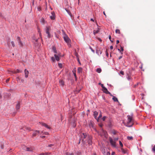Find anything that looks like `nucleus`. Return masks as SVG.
<instances>
[{"label": "nucleus", "mask_w": 155, "mask_h": 155, "mask_svg": "<svg viewBox=\"0 0 155 155\" xmlns=\"http://www.w3.org/2000/svg\"><path fill=\"white\" fill-rule=\"evenodd\" d=\"M127 117V121L126 126L129 127H131L134 124L133 120L132 119V115H128Z\"/></svg>", "instance_id": "1"}, {"label": "nucleus", "mask_w": 155, "mask_h": 155, "mask_svg": "<svg viewBox=\"0 0 155 155\" xmlns=\"http://www.w3.org/2000/svg\"><path fill=\"white\" fill-rule=\"evenodd\" d=\"M54 57H52L51 58V60L53 62H55V60L57 61H59L60 58V57L61 55L60 53H58V54H55L54 55Z\"/></svg>", "instance_id": "2"}, {"label": "nucleus", "mask_w": 155, "mask_h": 155, "mask_svg": "<svg viewBox=\"0 0 155 155\" xmlns=\"http://www.w3.org/2000/svg\"><path fill=\"white\" fill-rule=\"evenodd\" d=\"M87 137V134L86 133H83L81 134L80 136V141H81L83 142H85L84 141V139L86 138Z\"/></svg>", "instance_id": "3"}, {"label": "nucleus", "mask_w": 155, "mask_h": 155, "mask_svg": "<svg viewBox=\"0 0 155 155\" xmlns=\"http://www.w3.org/2000/svg\"><path fill=\"white\" fill-rule=\"evenodd\" d=\"M63 38L64 41L67 43L71 42V40L67 35L64 32H63Z\"/></svg>", "instance_id": "4"}, {"label": "nucleus", "mask_w": 155, "mask_h": 155, "mask_svg": "<svg viewBox=\"0 0 155 155\" xmlns=\"http://www.w3.org/2000/svg\"><path fill=\"white\" fill-rule=\"evenodd\" d=\"M109 140L111 145L114 147H116V142L114 141L111 138H109Z\"/></svg>", "instance_id": "5"}, {"label": "nucleus", "mask_w": 155, "mask_h": 155, "mask_svg": "<svg viewBox=\"0 0 155 155\" xmlns=\"http://www.w3.org/2000/svg\"><path fill=\"white\" fill-rule=\"evenodd\" d=\"M50 30V28L48 27H46V32L48 34V37L49 38L51 37V35L49 33V31Z\"/></svg>", "instance_id": "6"}, {"label": "nucleus", "mask_w": 155, "mask_h": 155, "mask_svg": "<svg viewBox=\"0 0 155 155\" xmlns=\"http://www.w3.org/2000/svg\"><path fill=\"white\" fill-rule=\"evenodd\" d=\"M41 134V132L38 130H36L33 133L32 135V136L33 137H35L38 134Z\"/></svg>", "instance_id": "7"}, {"label": "nucleus", "mask_w": 155, "mask_h": 155, "mask_svg": "<svg viewBox=\"0 0 155 155\" xmlns=\"http://www.w3.org/2000/svg\"><path fill=\"white\" fill-rule=\"evenodd\" d=\"M103 91L104 93H105L107 94H110V96H112V95L107 90V89L105 87H104V89H103Z\"/></svg>", "instance_id": "8"}, {"label": "nucleus", "mask_w": 155, "mask_h": 155, "mask_svg": "<svg viewBox=\"0 0 155 155\" xmlns=\"http://www.w3.org/2000/svg\"><path fill=\"white\" fill-rule=\"evenodd\" d=\"M51 15L50 16V18L51 20H54L55 19V13L53 12L51 13Z\"/></svg>", "instance_id": "9"}, {"label": "nucleus", "mask_w": 155, "mask_h": 155, "mask_svg": "<svg viewBox=\"0 0 155 155\" xmlns=\"http://www.w3.org/2000/svg\"><path fill=\"white\" fill-rule=\"evenodd\" d=\"M102 152L104 155H110V153L109 152L106 151L105 149H104V150H103Z\"/></svg>", "instance_id": "10"}, {"label": "nucleus", "mask_w": 155, "mask_h": 155, "mask_svg": "<svg viewBox=\"0 0 155 155\" xmlns=\"http://www.w3.org/2000/svg\"><path fill=\"white\" fill-rule=\"evenodd\" d=\"M121 151L124 154L127 153V154H128V152L127 150H124V149H123L122 148H121Z\"/></svg>", "instance_id": "11"}, {"label": "nucleus", "mask_w": 155, "mask_h": 155, "mask_svg": "<svg viewBox=\"0 0 155 155\" xmlns=\"http://www.w3.org/2000/svg\"><path fill=\"white\" fill-rule=\"evenodd\" d=\"M88 144L89 145H91L92 144V137H89V139L88 140Z\"/></svg>", "instance_id": "12"}, {"label": "nucleus", "mask_w": 155, "mask_h": 155, "mask_svg": "<svg viewBox=\"0 0 155 155\" xmlns=\"http://www.w3.org/2000/svg\"><path fill=\"white\" fill-rule=\"evenodd\" d=\"M25 77L26 78H27L28 77V74L29 72L26 69L25 70Z\"/></svg>", "instance_id": "13"}, {"label": "nucleus", "mask_w": 155, "mask_h": 155, "mask_svg": "<svg viewBox=\"0 0 155 155\" xmlns=\"http://www.w3.org/2000/svg\"><path fill=\"white\" fill-rule=\"evenodd\" d=\"M16 109L17 110L19 109L20 108V104L19 102H18L16 106Z\"/></svg>", "instance_id": "14"}, {"label": "nucleus", "mask_w": 155, "mask_h": 155, "mask_svg": "<svg viewBox=\"0 0 155 155\" xmlns=\"http://www.w3.org/2000/svg\"><path fill=\"white\" fill-rule=\"evenodd\" d=\"M11 72H12L13 73H16L19 72H21L22 71L17 69L16 71H11Z\"/></svg>", "instance_id": "15"}, {"label": "nucleus", "mask_w": 155, "mask_h": 155, "mask_svg": "<svg viewBox=\"0 0 155 155\" xmlns=\"http://www.w3.org/2000/svg\"><path fill=\"white\" fill-rule=\"evenodd\" d=\"M102 53V51L101 50V49L99 50H96V53L98 55H99V54H101Z\"/></svg>", "instance_id": "16"}, {"label": "nucleus", "mask_w": 155, "mask_h": 155, "mask_svg": "<svg viewBox=\"0 0 155 155\" xmlns=\"http://www.w3.org/2000/svg\"><path fill=\"white\" fill-rule=\"evenodd\" d=\"M82 69L81 68L79 67L78 68V73H82Z\"/></svg>", "instance_id": "17"}, {"label": "nucleus", "mask_w": 155, "mask_h": 155, "mask_svg": "<svg viewBox=\"0 0 155 155\" xmlns=\"http://www.w3.org/2000/svg\"><path fill=\"white\" fill-rule=\"evenodd\" d=\"M102 132V134H101V136L102 135H104V136H106V135L107 134V132L106 131H104V130H101Z\"/></svg>", "instance_id": "18"}, {"label": "nucleus", "mask_w": 155, "mask_h": 155, "mask_svg": "<svg viewBox=\"0 0 155 155\" xmlns=\"http://www.w3.org/2000/svg\"><path fill=\"white\" fill-rule=\"evenodd\" d=\"M59 84L60 85L63 86L64 85V82L62 80H60L59 81Z\"/></svg>", "instance_id": "19"}, {"label": "nucleus", "mask_w": 155, "mask_h": 155, "mask_svg": "<svg viewBox=\"0 0 155 155\" xmlns=\"http://www.w3.org/2000/svg\"><path fill=\"white\" fill-rule=\"evenodd\" d=\"M41 124L43 126H45L46 128H47L48 129H50V127L46 124L45 123H42Z\"/></svg>", "instance_id": "20"}, {"label": "nucleus", "mask_w": 155, "mask_h": 155, "mask_svg": "<svg viewBox=\"0 0 155 155\" xmlns=\"http://www.w3.org/2000/svg\"><path fill=\"white\" fill-rule=\"evenodd\" d=\"M72 72L74 74V76L76 79V80L77 79V76H76V70L75 69H74L73 71H72Z\"/></svg>", "instance_id": "21"}, {"label": "nucleus", "mask_w": 155, "mask_h": 155, "mask_svg": "<svg viewBox=\"0 0 155 155\" xmlns=\"http://www.w3.org/2000/svg\"><path fill=\"white\" fill-rule=\"evenodd\" d=\"M18 38L19 40V44L20 45V46L21 47L23 46V44L21 42L20 40V38L19 37H18Z\"/></svg>", "instance_id": "22"}, {"label": "nucleus", "mask_w": 155, "mask_h": 155, "mask_svg": "<svg viewBox=\"0 0 155 155\" xmlns=\"http://www.w3.org/2000/svg\"><path fill=\"white\" fill-rule=\"evenodd\" d=\"M98 113L97 111H94V117L96 118L97 117L98 115Z\"/></svg>", "instance_id": "23"}, {"label": "nucleus", "mask_w": 155, "mask_h": 155, "mask_svg": "<svg viewBox=\"0 0 155 155\" xmlns=\"http://www.w3.org/2000/svg\"><path fill=\"white\" fill-rule=\"evenodd\" d=\"M41 134H43L45 135H48L49 134L48 133V132H43V131H41Z\"/></svg>", "instance_id": "24"}, {"label": "nucleus", "mask_w": 155, "mask_h": 155, "mask_svg": "<svg viewBox=\"0 0 155 155\" xmlns=\"http://www.w3.org/2000/svg\"><path fill=\"white\" fill-rule=\"evenodd\" d=\"M23 129H24V130L25 129L26 130H28V131L30 130V128L29 127H23Z\"/></svg>", "instance_id": "25"}, {"label": "nucleus", "mask_w": 155, "mask_h": 155, "mask_svg": "<svg viewBox=\"0 0 155 155\" xmlns=\"http://www.w3.org/2000/svg\"><path fill=\"white\" fill-rule=\"evenodd\" d=\"M65 154L66 155H74V153H73L67 152Z\"/></svg>", "instance_id": "26"}, {"label": "nucleus", "mask_w": 155, "mask_h": 155, "mask_svg": "<svg viewBox=\"0 0 155 155\" xmlns=\"http://www.w3.org/2000/svg\"><path fill=\"white\" fill-rule=\"evenodd\" d=\"M26 150L28 151H32V150L31 148H30L29 147H26Z\"/></svg>", "instance_id": "27"}, {"label": "nucleus", "mask_w": 155, "mask_h": 155, "mask_svg": "<svg viewBox=\"0 0 155 155\" xmlns=\"http://www.w3.org/2000/svg\"><path fill=\"white\" fill-rule=\"evenodd\" d=\"M101 71V68H98L97 69L96 71L98 73H100Z\"/></svg>", "instance_id": "28"}, {"label": "nucleus", "mask_w": 155, "mask_h": 155, "mask_svg": "<svg viewBox=\"0 0 155 155\" xmlns=\"http://www.w3.org/2000/svg\"><path fill=\"white\" fill-rule=\"evenodd\" d=\"M99 32V31L98 30H94V35H95L96 34H97V33H98V32Z\"/></svg>", "instance_id": "29"}, {"label": "nucleus", "mask_w": 155, "mask_h": 155, "mask_svg": "<svg viewBox=\"0 0 155 155\" xmlns=\"http://www.w3.org/2000/svg\"><path fill=\"white\" fill-rule=\"evenodd\" d=\"M112 99L114 101L118 102V100L117 97H112Z\"/></svg>", "instance_id": "30"}, {"label": "nucleus", "mask_w": 155, "mask_h": 155, "mask_svg": "<svg viewBox=\"0 0 155 155\" xmlns=\"http://www.w3.org/2000/svg\"><path fill=\"white\" fill-rule=\"evenodd\" d=\"M48 153L47 152L41 153L39 154V155H48Z\"/></svg>", "instance_id": "31"}, {"label": "nucleus", "mask_w": 155, "mask_h": 155, "mask_svg": "<svg viewBox=\"0 0 155 155\" xmlns=\"http://www.w3.org/2000/svg\"><path fill=\"white\" fill-rule=\"evenodd\" d=\"M127 139L128 140H132V139H133V137L131 136V137L128 136L127 137Z\"/></svg>", "instance_id": "32"}, {"label": "nucleus", "mask_w": 155, "mask_h": 155, "mask_svg": "<svg viewBox=\"0 0 155 155\" xmlns=\"http://www.w3.org/2000/svg\"><path fill=\"white\" fill-rule=\"evenodd\" d=\"M115 32L116 33L120 34V30L119 29H117L116 30Z\"/></svg>", "instance_id": "33"}, {"label": "nucleus", "mask_w": 155, "mask_h": 155, "mask_svg": "<svg viewBox=\"0 0 155 155\" xmlns=\"http://www.w3.org/2000/svg\"><path fill=\"white\" fill-rule=\"evenodd\" d=\"M119 144H120V145L121 147V148H122L123 146V144L121 142L120 140L119 141Z\"/></svg>", "instance_id": "34"}, {"label": "nucleus", "mask_w": 155, "mask_h": 155, "mask_svg": "<svg viewBox=\"0 0 155 155\" xmlns=\"http://www.w3.org/2000/svg\"><path fill=\"white\" fill-rule=\"evenodd\" d=\"M37 9L38 11H40L41 10V7L40 6H38L37 7Z\"/></svg>", "instance_id": "35"}, {"label": "nucleus", "mask_w": 155, "mask_h": 155, "mask_svg": "<svg viewBox=\"0 0 155 155\" xmlns=\"http://www.w3.org/2000/svg\"><path fill=\"white\" fill-rule=\"evenodd\" d=\"M11 43L12 45V46L14 47L15 46V44H14V42H13V41H11Z\"/></svg>", "instance_id": "36"}, {"label": "nucleus", "mask_w": 155, "mask_h": 155, "mask_svg": "<svg viewBox=\"0 0 155 155\" xmlns=\"http://www.w3.org/2000/svg\"><path fill=\"white\" fill-rule=\"evenodd\" d=\"M70 42H67V43L68 44V46L69 47H71V43H70Z\"/></svg>", "instance_id": "37"}, {"label": "nucleus", "mask_w": 155, "mask_h": 155, "mask_svg": "<svg viewBox=\"0 0 155 155\" xmlns=\"http://www.w3.org/2000/svg\"><path fill=\"white\" fill-rule=\"evenodd\" d=\"M106 55L107 57L108 56L109 54L107 51V49L106 50Z\"/></svg>", "instance_id": "38"}, {"label": "nucleus", "mask_w": 155, "mask_h": 155, "mask_svg": "<svg viewBox=\"0 0 155 155\" xmlns=\"http://www.w3.org/2000/svg\"><path fill=\"white\" fill-rule=\"evenodd\" d=\"M58 65L59 67L60 68H62V65L61 64L58 63Z\"/></svg>", "instance_id": "39"}, {"label": "nucleus", "mask_w": 155, "mask_h": 155, "mask_svg": "<svg viewBox=\"0 0 155 155\" xmlns=\"http://www.w3.org/2000/svg\"><path fill=\"white\" fill-rule=\"evenodd\" d=\"M106 116H104L102 118V120L103 121H104L105 120L106 118Z\"/></svg>", "instance_id": "40"}, {"label": "nucleus", "mask_w": 155, "mask_h": 155, "mask_svg": "<svg viewBox=\"0 0 155 155\" xmlns=\"http://www.w3.org/2000/svg\"><path fill=\"white\" fill-rule=\"evenodd\" d=\"M120 74H121L122 75H124V72L123 71H121L120 72Z\"/></svg>", "instance_id": "41"}, {"label": "nucleus", "mask_w": 155, "mask_h": 155, "mask_svg": "<svg viewBox=\"0 0 155 155\" xmlns=\"http://www.w3.org/2000/svg\"><path fill=\"white\" fill-rule=\"evenodd\" d=\"M66 11L68 12V13L71 16V13L68 10H66Z\"/></svg>", "instance_id": "42"}, {"label": "nucleus", "mask_w": 155, "mask_h": 155, "mask_svg": "<svg viewBox=\"0 0 155 155\" xmlns=\"http://www.w3.org/2000/svg\"><path fill=\"white\" fill-rule=\"evenodd\" d=\"M90 49H91V51L94 53V50L91 48V47H90Z\"/></svg>", "instance_id": "43"}, {"label": "nucleus", "mask_w": 155, "mask_h": 155, "mask_svg": "<svg viewBox=\"0 0 155 155\" xmlns=\"http://www.w3.org/2000/svg\"><path fill=\"white\" fill-rule=\"evenodd\" d=\"M52 50L53 51L56 50V48L54 47H53L52 48Z\"/></svg>", "instance_id": "44"}, {"label": "nucleus", "mask_w": 155, "mask_h": 155, "mask_svg": "<svg viewBox=\"0 0 155 155\" xmlns=\"http://www.w3.org/2000/svg\"><path fill=\"white\" fill-rule=\"evenodd\" d=\"M53 146H54L53 144H51L48 145V147H51Z\"/></svg>", "instance_id": "45"}, {"label": "nucleus", "mask_w": 155, "mask_h": 155, "mask_svg": "<svg viewBox=\"0 0 155 155\" xmlns=\"http://www.w3.org/2000/svg\"><path fill=\"white\" fill-rule=\"evenodd\" d=\"M120 49H121V52H123L124 51L123 47H121Z\"/></svg>", "instance_id": "46"}, {"label": "nucleus", "mask_w": 155, "mask_h": 155, "mask_svg": "<svg viewBox=\"0 0 155 155\" xmlns=\"http://www.w3.org/2000/svg\"><path fill=\"white\" fill-rule=\"evenodd\" d=\"M118 140V138H115L114 139V140L116 142V141L117 140Z\"/></svg>", "instance_id": "47"}, {"label": "nucleus", "mask_w": 155, "mask_h": 155, "mask_svg": "<svg viewBox=\"0 0 155 155\" xmlns=\"http://www.w3.org/2000/svg\"><path fill=\"white\" fill-rule=\"evenodd\" d=\"M38 32H39V35L41 36V34L40 31V29H38Z\"/></svg>", "instance_id": "48"}, {"label": "nucleus", "mask_w": 155, "mask_h": 155, "mask_svg": "<svg viewBox=\"0 0 155 155\" xmlns=\"http://www.w3.org/2000/svg\"><path fill=\"white\" fill-rule=\"evenodd\" d=\"M153 150V151H155V145H154V147L152 148Z\"/></svg>", "instance_id": "49"}, {"label": "nucleus", "mask_w": 155, "mask_h": 155, "mask_svg": "<svg viewBox=\"0 0 155 155\" xmlns=\"http://www.w3.org/2000/svg\"><path fill=\"white\" fill-rule=\"evenodd\" d=\"M55 53V54H58V53H57V50L55 51H53Z\"/></svg>", "instance_id": "50"}, {"label": "nucleus", "mask_w": 155, "mask_h": 155, "mask_svg": "<svg viewBox=\"0 0 155 155\" xmlns=\"http://www.w3.org/2000/svg\"><path fill=\"white\" fill-rule=\"evenodd\" d=\"M118 50L119 51H120V53H121V54H123V52H121V51L119 49H118Z\"/></svg>", "instance_id": "51"}, {"label": "nucleus", "mask_w": 155, "mask_h": 155, "mask_svg": "<svg viewBox=\"0 0 155 155\" xmlns=\"http://www.w3.org/2000/svg\"><path fill=\"white\" fill-rule=\"evenodd\" d=\"M9 79L8 78L6 80V83H7L9 81Z\"/></svg>", "instance_id": "52"}, {"label": "nucleus", "mask_w": 155, "mask_h": 155, "mask_svg": "<svg viewBox=\"0 0 155 155\" xmlns=\"http://www.w3.org/2000/svg\"><path fill=\"white\" fill-rule=\"evenodd\" d=\"M115 153L114 152H113L111 153V155H115Z\"/></svg>", "instance_id": "53"}, {"label": "nucleus", "mask_w": 155, "mask_h": 155, "mask_svg": "<svg viewBox=\"0 0 155 155\" xmlns=\"http://www.w3.org/2000/svg\"><path fill=\"white\" fill-rule=\"evenodd\" d=\"M113 133L114 134H115L116 133V131H114L113 132Z\"/></svg>", "instance_id": "54"}, {"label": "nucleus", "mask_w": 155, "mask_h": 155, "mask_svg": "<svg viewBox=\"0 0 155 155\" xmlns=\"http://www.w3.org/2000/svg\"><path fill=\"white\" fill-rule=\"evenodd\" d=\"M102 117V115L101 114H100L99 117H98V118H101Z\"/></svg>", "instance_id": "55"}, {"label": "nucleus", "mask_w": 155, "mask_h": 155, "mask_svg": "<svg viewBox=\"0 0 155 155\" xmlns=\"http://www.w3.org/2000/svg\"><path fill=\"white\" fill-rule=\"evenodd\" d=\"M113 46H110V49H111V50L113 49Z\"/></svg>", "instance_id": "56"}, {"label": "nucleus", "mask_w": 155, "mask_h": 155, "mask_svg": "<svg viewBox=\"0 0 155 155\" xmlns=\"http://www.w3.org/2000/svg\"><path fill=\"white\" fill-rule=\"evenodd\" d=\"M101 87H102V89H104V87H104V85H103V84H102L101 85Z\"/></svg>", "instance_id": "57"}, {"label": "nucleus", "mask_w": 155, "mask_h": 155, "mask_svg": "<svg viewBox=\"0 0 155 155\" xmlns=\"http://www.w3.org/2000/svg\"><path fill=\"white\" fill-rule=\"evenodd\" d=\"M122 57V56H120L119 58V59L120 60V59Z\"/></svg>", "instance_id": "58"}, {"label": "nucleus", "mask_w": 155, "mask_h": 155, "mask_svg": "<svg viewBox=\"0 0 155 155\" xmlns=\"http://www.w3.org/2000/svg\"><path fill=\"white\" fill-rule=\"evenodd\" d=\"M119 43V41L118 40L117 41L116 43L117 44H118Z\"/></svg>", "instance_id": "59"}, {"label": "nucleus", "mask_w": 155, "mask_h": 155, "mask_svg": "<svg viewBox=\"0 0 155 155\" xmlns=\"http://www.w3.org/2000/svg\"><path fill=\"white\" fill-rule=\"evenodd\" d=\"M40 137H42V138H45V136H40Z\"/></svg>", "instance_id": "60"}, {"label": "nucleus", "mask_w": 155, "mask_h": 155, "mask_svg": "<svg viewBox=\"0 0 155 155\" xmlns=\"http://www.w3.org/2000/svg\"><path fill=\"white\" fill-rule=\"evenodd\" d=\"M111 36H110H110H109V39L110 40L111 39Z\"/></svg>", "instance_id": "61"}, {"label": "nucleus", "mask_w": 155, "mask_h": 155, "mask_svg": "<svg viewBox=\"0 0 155 155\" xmlns=\"http://www.w3.org/2000/svg\"><path fill=\"white\" fill-rule=\"evenodd\" d=\"M75 55H76L77 57H78V53H75Z\"/></svg>", "instance_id": "62"}, {"label": "nucleus", "mask_w": 155, "mask_h": 155, "mask_svg": "<svg viewBox=\"0 0 155 155\" xmlns=\"http://www.w3.org/2000/svg\"><path fill=\"white\" fill-rule=\"evenodd\" d=\"M34 0L33 1V2H32V5H34Z\"/></svg>", "instance_id": "63"}, {"label": "nucleus", "mask_w": 155, "mask_h": 155, "mask_svg": "<svg viewBox=\"0 0 155 155\" xmlns=\"http://www.w3.org/2000/svg\"><path fill=\"white\" fill-rule=\"evenodd\" d=\"M141 95L142 96H144V95L143 94H141Z\"/></svg>", "instance_id": "64"}]
</instances>
